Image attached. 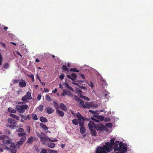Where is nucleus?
Returning <instances> with one entry per match:
<instances>
[{
  "label": "nucleus",
  "mask_w": 153,
  "mask_h": 153,
  "mask_svg": "<svg viewBox=\"0 0 153 153\" xmlns=\"http://www.w3.org/2000/svg\"><path fill=\"white\" fill-rule=\"evenodd\" d=\"M115 138L111 139L110 143L107 142L102 147H98L96 149V153H108L112 149L113 146L115 144Z\"/></svg>",
  "instance_id": "1"
},
{
  "label": "nucleus",
  "mask_w": 153,
  "mask_h": 153,
  "mask_svg": "<svg viewBox=\"0 0 153 153\" xmlns=\"http://www.w3.org/2000/svg\"><path fill=\"white\" fill-rule=\"evenodd\" d=\"M114 145L113 147L114 150L117 151L116 153H125L127 150L126 145L120 143L119 141H116L115 142Z\"/></svg>",
  "instance_id": "2"
},
{
  "label": "nucleus",
  "mask_w": 153,
  "mask_h": 153,
  "mask_svg": "<svg viewBox=\"0 0 153 153\" xmlns=\"http://www.w3.org/2000/svg\"><path fill=\"white\" fill-rule=\"evenodd\" d=\"M16 111L20 113H24L26 110H28L29 107L27 105L24 104L21 105H18L16 106Z\"/></svg>",
  "instance_id": "3"
},
{
  "label": "nucleus",
  "mask_w": 153,
  "mask_h": 153,
  "mask_svg": "<svg viewBox=\"0 0 153 153\" xmlns=\"http://www.w3.org/2000/svg\"><path fill=\"white\" fill-rule=\"evenodd\" d=\"M89 111L94 115V117H91V119L92 120H94L95 122L97 123L99 122L100 120H103L102 117V116L95 115L96 113V111L89 110Z\"/></svg>",
  "instance_id": "4"
},
{
  "label": "nucleus",
  "mask_w": 153,
  "mask_h": 153,
  "mask_svg": "<svg viewBox=\"0 0 153 153\" xmlns=\"http://www.w3.org/2000/svg\"><path fill=\"white\" fill-rule=\"evenodd\" d=\"M79 103L83 107L87 108H89L90 107H96L95 104L93 102H86L84 104L83 101L82 100L80 101Z\"/></svg>",
  "instance_id": "5"
},
{
  "label": "nucleus",
  "mask_w": 153,
  "mask_h": 153,
  "mask_svg": "<svg viewBox=\"0 0 153 153\" xmlns=\"http://www.w3.org/2000/svg\"><path fill=\"white\" fill-rule=\"evenodd\" d=\"M32 98L31 93L29 91H27L26 94L22 97V100L23 101V103H25L27 102V100H31Z\"/></svg>",
  "instance_id": "6"
},
{
  "label": "nucleus",
  "mask_w": 153,
  "mask_h": 153,
  "mask_svg": "<svg viewBox=\"0 0 153 153\" xmlns=\"http://www.w3.org/2000/svg\"><path fill=\"white\" fill-rule=\"evenodd\" d=\"M0 140H1L3 142L6 144L8 143V142L10 140L9 137L6 135H2L0 136Z\"/></svg>",
  "instance_id": "7"
},
{
  "label": "nucleus",
  "mask_w": 153,
  "mask_h": 153,
  "mask_svg": "<svg viewBox=\"0 0 153 153\" xmlns=\"http://www.w3.org/2000/svg\"><path fill=\"white\" fill-rule=\"evenodd\" d=\"M0 140H1L3 142L6 144L8 143V142L10 140L9 137L6 135H2L0 136Z\"/></svg>",
  "instance_id": "8"
},
{
  "label": "nucleus",
  "mask_w": 153,
  "mask_h": 153,
  "mask_svg": "<svg viewBox=\"0 0 153 153\" xmlns=\"http://www.w3.org/2000/svg\"><path fill=\"white\" fill-rule=\"evenodd\" d=\"M84 123L83 122H79V125L80 126V131L81 134H83L85 133V129L84 126Z\"/></svg>",
  "instance_id": "9"
},
{
  "label": "nucleus",
  "mask_w": 153,
  "mask_h": 153,
  "mask_svg": "<svg viewBox=\"0 0 153 153\" xmlns=\"http://www.w3.org/2000/svg\"><path fill=\"white\" fill-rule=\"evenodd\" d=\"M76 92L78 94V96L82 99H83L84 100L87 101H89L90 100V99L82 95V92L81 91H80V90H77Z\"/></svg>",
  "instance_id": "10"
},
{
  "label": "nucleus",
  "mask_w": 153,
  "mask_h": 153,
  "mask_svg": "<svg viewBox=\"0 0 153 153\" xmlns=\"http://www.w3.org/2000/svg\"><path fill=\"white\" fill-rule=\"evenodd\" d=\"M90 129H96V126L94 123L91 121H90L88 124Z\"/></svg>",
  "instance_id": "11"
},
{
  "label": "nucleus",
  "mask_w": 153,
  "mask_h": 153,
  "mask_svg": "<svg viewBox=\"0 0 153 153\" xmlns=\"http://www.w3.org/2000/svg\"><path fill=\"white\" fill-rule=\"evenodd\" d=\"M71 75V76L70 75H67V77L72 80H75L77 77L76 74L75 73H72Z\"/></svg>",
  "instance_id": "12"
},
{
  "label": "nucleus",
  "mask_w": 153,
  "mask_h": 153,
  "mask_svg": "<svg viewBox=\"0 0 153 153\" xmlns=\"http://www.w3.org/2000/svg\"><path fill=\"white\" fill-rule=\"evenodd\" d=\"M76 117L78 120L80 121L79 122H83L84 118L82 117L81 115L79 112L77 113Z\"/></svg>",
  "instance_id": "13"
},
{
  "label": "nucleus",
  "mask_w": 153,
  "mask_h": 153,
  "mask_svg": "<svg viewBox=\"0 0 153 153\" xmlns=\"http://www.w3.org/2000/svg\"><path fill=\"white\" fill-rule=\"evenodd\" d=\"M7 144V145L10 147L12 148L15 149L16 148V145L14 144L10 140H9V142H8V143Z\"/></svg>",
  "instance_id": "14"
},
{
  "label": "nucleus",
  "mask_w": 153,
  "mask_h": 153,
  "mask_svg": "<svg viewBox=\"0 0 153 153\" xmlns=\"http://www.w3.org/2000/svg\"><path fill=\"white\" fill-rule=\"evenodd\" d=\"M46 110L47 113L48 114H51L53 113L54 111L53 109L49 107H47L46 108Z\"/></svg>",
  "instance_id": "15"
},
{
  "label": "nucleus",
  "mask_w": 153,
  "mask_h": 153,
  "mask_svg": "<svg viewBox=\"0 0 153 153\" xmlns=\"http://www.w3.org/2000/svg\"><path fill=\"white\" fill-rule=\"evenodd\" d=\"M19 85L20 87H24L26 86V83L25 80L22 79L21 81L19 82Z\"/></svg>",
  "instance_id": "16"
},
{
  "label": "nucleus",
  "mask_w": 153,
  "mask_h": 153,
  "mask_svg": "<svg viewBox=\"0 0 153 153\" xmlns=\"http://www.w3.org/2000/svg\"><path fill=\"white\" fill-rule=\"evenodd\" d=\"M48 140L49 141L50 140V139L47 137H46L45 136H43L40 140L43 143H45Z\"/></svg>",
  "instance_id": "17"
},
{
  "label": "nucleus",
  "mask_w": 153,
  "mask_h": 153,
  "mask_svg": "<svg viewBox=\"0 0 153 153\" xmlns=\"http://www.w3.org/2000/svg\"><path fill=\"white\" fill-rule=\"evenodd\" d=\"M7 121L9 123L13 124H16L17 122L16 121H15L13 119L11 118L8 119Z\"/></svg>",
  "instance_id": "18"
},
{
  "label": "nucleus",
  "mask_w": 153,
  "mask_h": 153,
  "mask_svg": "<svg viewBox=\"0 0 153 153\" xmlns=\"http://www.w3.org/2000/svg\"><path fill=\"white\" fill-rule=\"evenodd\" d=\"M36 134L37 136L39 137V138H40V140L42 138V137L44 136H45V134L43 133H40L39 132H36Z\"/></svg>",
  "instance_id": "19"
},
{
  "label": "nucleus",
  "mask_w": 153,
  "mask_h": 153,
  "mask_svg": "<svg viewBox=\"0 0 153 153\" xmlns=\"http://www.w3.org/2000/svg\"><path fill=\"white\" fill-rule=\"evenodd\" d=\"M34 139L35 140V138L33 136H31L27 141V143H31L33 141Z\"/></svg>",
  "instance_id": "20"
},
{
  "label": "nucleus",
  "mask_w": 153,
  "mask_h": 153,
  "mask_svg": "<svg viewBox=\"0 0 153 153\" xmlns=\"http://www.w3.org/2000/svg\"><path fill=\"white\" fill-rule=\"evenodd\" d=\"M60 106L62 110L64 111H66L67 110V108L63 103H61L60 104Z\"/></svg>",
  "instance_id": "21"
},
{
  "label": "nucleus",
  "mask_w": 153,
  "mask_h": 153,
  "mask_svg": "<svg viewBox=\"0 0 153 153\" xmlns=\"http://www.w3.org/2000/svg\"><path fill=\"white\" fill-rule=\"evenodd\" d=\"M10 116L13 118L14 119H16L17 120H20V117L19 116L13 114H10Z\"/></svg>",
  "instance_id": "22"
},
{
  "label": "nucleus",
  "mask_w": 153,
  "mask_h": 153,
  "mask_svg": "<svg viewBox=\"0 0 153 153\" xmlns=\"http://www.w3.org/2000/svg\"><path fill=\"white\" fill-rule=\"evenodd\" d=\"M57 113L58 114L59 116L61 117H63L64 115V113L62 111L59 110H57L56 111Z\"/></svg>",
  "instance_id": "23"
},
{
  "label": "nucleus",
  "mask_w": 153,
  "mask_h": 153,
  "mask_svg": "<svg viewBox=\"0 0 153 153\" xmlns=\"http://www.w3.org/2000/svg\"><path fill=\"white\" fill-rule=\"evenodd\" d=\"M40 121L43 123H46L48 122L47 119L44 117H41L40 118Z\"/></svg>",
  "instance_id": "24"
},
{
  "label": "nucleus",
  "mask_w": 153,
  "mask_h": 153,
  "mask_svg": "<svg viewBox=\"0 0 153 153\" xmlns=\"http://www.w3.org/2000/svg\"><path fill=\"white\" fill-rule=\"evenodd\" d=\"M63 92H64L65 94H67L69 96H72V94L69 91H68L66 89H64L63 90Z\"/></svg>",
  "instance_id": "25"
},
{
  "label": "nucleus",
  "mask_w": 153,
  "mask_h": 153,
  "mask_svg": "<svg viewBox=\"0 0 153 153\" xmlns=\"http://www.w3.org/2000/svg\"><path fill=\"white\" fill-rule=\"evenodd\" d=\"M48 146L51 148H54L55 146V144L54 143H50L48 144Z\"/></svg>",
  "instance_id": "26"
},
{
  "label": "nucleus",
  "mask_w": 153,
  "mask_h": 153,
  "mask_svg": "<svg viewBox=\"0 0 153 153\" xmlns=\"http://www.w3.org/2000/svg\"><path fill=\"white\" fill-rule=\"evenodd\" d=\"M8 111L10 113H15L16 112V110L14 109L11 107H9L8 108Z\"/></svg>",
  "instance_id": "27"
},
{
  "label": "nucleus",
  "mask_w": 153,
  "mask_h": 153,
  "mask_svg": "<svg viewBox=\"0 0 153 153\" xmlns=\"http://www.w3.org/2000/svg\"><path fill=\"white\" fill-rule=\"evenodd\" d=\"M95 129H90L91 131V134L93 136H95L97 135V132L95 130Z\"/></svg>",
  "instance_id": "28"
},
{
  "label": "nucleus",
  "mask_w": 153,
  "mask_h": 153,
  "mask_svg": "<svg viewBox=\"0 0 153 153\" xmlns=\"http://www.w3.org/2000/svg\"><path fill=\"white\" fill-rule=\"evenodd\" d=\"M65 87L68 89L70 90L71 91H74L73 88L70 86L67 83L65 82Z\"/></svg>",
  "instance_id": "29"
},
{
  "label": "nucleus",
  "mask_w": 153,
  "mask_h": 153,
  "mask_svg": "<svg viewBox=\"0 0 153 153\" xmlns=\"http://www.w3.org/2000/svg\"><path fill=\"white\" fill-rule=\"evenodd\" d=\"M5 149H7L8 151H10L12 153H16V150L15 149H11L8 147H6L4 148Z\"/></svg>",
  "instance_id": "30"
},
{
  "label": "nucleus",
  "mask_w": 153,
  "mask_h": 153,
  "mask_svg": "<svg viewBox=\"0 0 153 153\" xmlns=\"http://www.w3.org/2000/svg\"><path fill=\"white\" fill-rule=\"evenodd\" d=\"M54 104V107L56 109V111L57 110H59V106L58 105V103L55 101L53 102Z\"/></svg>",
  "instance_id": "31"
},
{
  "label": "nucleus",
  "mask_w": 153,
  "mask_h": 153,
  "mask_svg": "<svg viewBox=\"0 0 153 153\" xmlns=\"http://www.w3.org/2000/svg\"><path fill=\"white\" fill-rule=\"evenodd\" d=\"M32 119L34 120H38V118L36 115L35 114H31Z\"/></svg>",
  "instance_id": "32"
},
{
  "label": "nucleus",
  "mask_w": 153,
  "mask_h": 153,
  "mask_svg": "<svg viewBox=\"0 0 153 153\" xmlns=\"http://www.w3.org/2000/svg\"><path fill=\"white\" fill-rule=\"evenodd\" d=\"M43 106L42 105H40L37 107V109L39 111H43Z\"/></svg>",
  "instance_id": "33"
},
{
  "label": "nucleus",
  "mask_w": 153,
  "mask_h": 153,
  "mask_svg": "<svg viewBox=\"0 0 153 153\" xmlns=\"http://www.w3.org/2000/svg\"><path fill=\"white\" fill-rule=\"evenodd\" d=\"M23 143L19 141H18L16 144V148L17 149H19L20 146L23 144Z\"/></svg>",
  "instance_id": "34"
},
{
  "label": "nucleus",
  "mask_w": 153,
  "mask_h": 153,
  "mask_svg": "<svg viewBox=\"0 0 153 153\" xmlns=\"http://www.w3.org/2000/svg\"><path fill=\"white\" fill-rule=\"evenodd\" d=\"M40 126L43 129H44L45 130H46V129H48L47 127L43 123H40Z\"/></svg>",
  "instance_id": "35"
},
{
  "label": "nucleus",
  "mask_w": 153,
  "mask_h": 153,
  "mask_svg": "<svg viewBox=\"0 0 153 153\" xmlns=\"http://www.w3.org/2000/svg\"><path fill=\"white\" fill-rule=\"evenodd\" d=\"M72 123L75 125H77L79 123L78 120L77 119H74L72 121Z\"/></svg>",
  "instance_id": "36"
},
{
  "label": "nucleus",
  "mask_w": 153,
  "mask_h": 153,
  "mask_svg": "<svg viewBox=\"0 0 153 153\" xmlns=\"http://www.w3.org/2000/svg\"><path fill=\"white\" fill-rule=\"evenodd\" d=\"M62 69L65 71H66L67 72H69V70L67 66L65 65H63L62 67Z\"/></svg>",
  "instance_id": "37"
},
{
  "label": "nucleus",
  "mask_w": 153,
  "mask_h": 153,
  "mask_svg": "<svg viewBox=\"0 0 153 153\" xmlns=\"http://www.w3.org/2000/svg\"><path fill=\"white\" fill-rule=\"evenodd\" d=\"M26 139V137L25 136H23L22 138L20 139L19 141L23 143Z\"/></svg>",
  "instance_id": "38"
},
{
  "label": "nucleus",
  "mask_w": 153,
  "mask_h": 153,
  "mask_svg": "<svg viewBox=\"0 0 153 153\" xmlns=\"http://www.w3.org/2000/svg\"><path fill=\"white\" fill-rule=\"evenodd\" d=\"M70 71H74L77 72H79V71L77 70L76 68H71L70 69Z\"/></svg>",
  "instance_id": "39"
},
{
  "label": "nucleus",
  "mask_w": 153,
  "mask_h": 153,
  "mask_svg": "<svg viewBox=\"0 0 153 153\" xmlns=\"http://www.w3.org/2000/svg\"><path fill=\"white\" fill-rule=\"evenodd\" d=\"M48 151L49 153H58L56 151L53 149H48Z\"/></svg>",
  "instance_id": "40"
},
{
  "label": "nucleus",
  "mask_w": 153,
  "mask_h": 153,
  "mask_svg": "<svg viewBox=\"0 0 153 153\" xmlns=\"http://www.w3.org/2000/svg\"><path fill=\"white\" fill-rule=\"evenodd\" d=\"M104 98L106 99L108 95L109 94V93L107 91H105L104 92Z\"/></svg>",
  "instance_id": "41"
},
{
  "label": "nucleus",
  "mask_w": 153,
  "mask_h": 153,
  "mask_svg": "<svg viewBox=\"0 0 153 153\" xmlns=\"http://www.w3.org/2000/svg\"><path fill=\"white\" fill-rule=\"evenodd\" d=\"M105 126L109 128H111L112 126V124L111 123H107L106 124Z\"/></svg>",
  "instance_id": "42"
},
{
  "label": "nucleus",
  "mask_w": 153,
  "mask_h": 153,
  "mask_svg": "<svg viewBox=\"0 0 153 153\" xmlns=\"http://www.w3.org/2000/svg\"><path fill=\"white\" fill-rule=\"evenodd\" d=\"M27 76H30L33 82H34V76L32 74H31L30 75L27 74Z\"/></svg>",
  "instance_id": "43"
},
{
  "label": "nucleus",
  "mask_w": 153,
  "mask_h": 153,
  "mask_svg": "<svg viewBox=\"0 0 153 153\" xmlns=\"http://www.w3.org/2000/svg\"><path fill=\"white\" fill-rule=\"evenodd\" d=\"M18 136L20 137H22L26 135L25 133H20L18 134Z\"/></svg>",
  "instance_id": "44"
},
{
  "label": "nucleus",
  "mask_w": 153,
  "mask_h": 153,
  "mask_svg": "<svg viewBox=\"0 0 153 153\" xmlns=\"http://www.w3.org/2000/svg\"><path fill=\"white\" fill-rule=\"evenodd\" d=\"M45 98L46 100H48V101H51V99L50 97L48 95H47L45 97Z\"/></svg>",
  "instance_id": "45"
},
{
  "label": "nucleus",
  "mask_w": 153,
  "mask_h": 153,
  "mask_svg": "<svg viewBox=\"0 0 153 153\" xmlns=\"http://www.w3.org/2000/svg\"><path fill=\"white\" fill-rule=\"evenodd\" d=\"M24 131V129L21 128H19L16 130V131L17 132H22Z\"/></svg>",
  "instance_id": "46"
},
{
  "label": "nucleus",
  "mask_w": 153,
  "mask_h": 153,
  "mask_svg": "<svg viewBox=\"0 0 153 153\" xmlns=\"http://www.w3.org/2000/svg\"><path fill=\"white\" fill-rule=\"evenodd\" d=\"M40 153H48L47 150L45 149H43L42 150Z\"/></svg>",
  "instance_id": "47"
},
{
  "label": "nucleus",
  "mask_w": 153,
  "mask_h": 153,
  "mask_svg": "<svg viewBox=\"0 0 153 153\" xmlns=\"http://www.w3.org/2000/svg\"><path fill=\"white\" fill-rule=\"evenodd\" d=\"M20 116L22 117V118L23 119L25 120H27V118H26V116L25 115H20Z\"/></svg>",
  "instance_id": "48"
},
{
  "label": "nucleus",
  "mask_w": 153,
  "mask_h": 153,
  "mask_svg": "<svg viewBox=\"0 0 153 153\" xmlns=\"http://www.w3.org/2000/svg\"><path fill=\"white\" fill-rule=\"evenodd\" d=\"M79 88L81 89H83L85 91H86L87 90V88L82 86L79 85Z\"/></svg>",
  "instance_id": "49"
},
{
  "label": "nucleus",
  "mask_w": 153,
  "mask_h": 153,
  "mask_svg": "<svg viewBox=\"0 0 153 153\" xmlns=\"http://www.w3.org/2000/svg\"><path fill=\"white\" fill-rule=\"evenodd\" d=\"M96 129L97 130H100L101 129L100 127L99 126V125L98 124L97 125H96Z\"/></svg>",
  "instance_id": "50"
},
{
  "label": "nucleus",
  "mask_w": 153,
  "mask_h": 153,
  "mask_svg": "<svg viewBox=\"0 0 153 153\" xmlns=\"http://www.w3.org/2000/svg\"><path fill=\"white\" fill-rule=\"evenodd\" d=\"M64 75L63 74H62L59 76L60 79L61 80H63L64 79Z\"/></svg>",
  "instance_id": "51"
},
{
  "label": "nucleus",
  "mask_w": 153,
  "mask_h": 153,
  "mask_svg": "<svg viewBox=\"0 0 153 153\" xmlns=\"http://www.w3.org/2000/svg\"><path fill=\"white\" fill-rule=\"evenodd\" d=\"M42 95L41 94H40L38 95L37 97V100L39 101V100L41 98Z\"/></svg>",
  "instance_id": "52"
},
{
  "label": "nucleus",
  "mask_w": 153,
  "mask_h": 153,
  "mask_svg": "<svg viewBox=\"0 0 153 153\" xmlns=\"http://www.w3.org/2000/svg\"><path fill=\"white\" fill-rule=\"evenodd\" d=\"M27 128V131L29 133L30 131V128L29 126L26 127Z\"/></svg>",
  "instance_id": "53"
},
{
  "label": "nucleus",
  "mask_w": 153,
  "mask_h": 153,
  "mask_svg": "<svg viewBox=\"0 0 153 153\" xmlns=\"http://www.w3.org/2000/svg\"><path fill=\"white\" fill-rule=\"evenodd\" d=\"M9 67V65L8 64H5L4 65V68H7Z\"/></svg>",
  "instance_id": "54"
},
{
  "label": "nucleus",
  "mask_w": 153,
  "mask_h": 153,
  "mask_svg": "<svg viewBox=\"0 0 153 153\" xmlns=\"http://www.w3.org/2000/svg\"><path fill=\"white\" fill-rule=\"evenodd\" d=\"M74 99L77 101H78L79 100V97L76 96H74Z\"/></svg>",
  "instance_id": "55"
},
{
  "label": "nucleus",
  "mask_w": 153,
  "mask_h": 153,
  "mask_svg": "<svg viewBox=\"0 0 153 153\" xmlns=\"http://www.w3.org/2000/svg\"><path fill=\"white\" fill-rule=\"evenodd\" d=\"M16 126H14V125H10L9 126V127L11 128H13V129H14V128L15 127H16Z\"/></svg>",
  "instance_id": "56"
},
{
  "label": "nucleus",
  "mask_w": 153,
  "mask_h": 153,
  "mask_svg": "<svg viewBox=\"0 0 153 153\" xmlns=\"http://www.w3.org/2000/svg\"><path fill=\"white\" fill-rule=\"evenodd\" d=\"M2 56L1 54H0V65H1L2 62Z\"/></svg>",
  "instance_id": "57"
},
{
  "label": "nucleus",
  "mask_w": 153,
  "mask_h": 153,
  "mask_svg": "<svg viewBox=\"0 0 153 153\" xmlns=\"http://www.w3.org/2000/svg\"><path fill=\"white\" fill-rule=\"evenodd\" d=\"M26 118H27V119H28V120H30L31 119V117L30 116V114H29V115H27V116H26Z\"/></svg>",
  "instance_id": "58"
},
{
  "label": "nucleus",
  "mask_w": 153,
  "mask_h": 153,
  "mask_svg": "<svg viewBox=\"0 0 153 153\" xmlns=\"http://www.w3.org/2000/svg\"><path fill=\"white\" fill-rule=\"evenodd\" d=\"M49 141L53 142H56L57 141V140L56 139H54L53 140H51L50 139V140H49Z\"/></svg>",
  "instance_id": "59"
},
{
  "label": "nucleus",
  "mask_w": 153,
  "mask_h": 153,
  "mask_svg": "<svg viewBox=\"0 0 153 153\" xmlns=\"http://www.w3.org/2000/svg\"><path fill=\"white\" fill-rule=\"evenodd\" d=\"M91 88H93L94 87V85L92 82H91V84L90 85Z\"/></svg>",
  "instance_id": "60"
},
{
  "label": "nucleus",
  "mask_w": 153,
  "mask_h": 153,
  "mask_svg": "<svg viewBox=\"0 0 153 153\" xmlns=\"http://www.w3.org/2000/svg\"><path fill=\"white\" fill-rule=\"evenodd\" d=\"M72 83L74 85H77V86H79V83H77L76 82H72Z\"/></svg>",
  "instance_id": "61"
},
{
  "label": "nucleus",
  "mask_w": 153,
  "mask_h": 153,
  "mask_svg": "<svg viewBox=\"0 0 153 153\" xmlns=\"http://www.w3.org/2000/svg\"><path fill=\"white\" fill-rule=\"evenodd\" d=\"M44 91L45 92L47 93L49 91V90L47 88H44Z\"/></svg>",
  "instance_id": "62"
},
{
  "label": "nucleus",
  "mask_w": 153,
  "mask_h": 153,
  "mask_svg": "<svg viewBox=\"0 0 153 153\" xmlns=\"http://www.w3.org/2000/svg\"><path fill=\"white\" fill-rule=\"evenodd\" d=\"M57 91V90L56 88H55L54 90H53L52 93H55Z\"/></svg>",
  "instance_id": "63"
},
{
  "label": "nucleus",
  "mask_w": 153,
  "mask_h": 153,
  "mask_svg": "<svg viewBox=\"0 0 153 153\" xmlns=\"http://www.w3.org/2000/svg\"><path fill=\"white\" fill-rule=\"evenodd\" d=\"M16 53L17 54L19 55L21 57L22 56V55L19 53V52L18 51Z\"/></svg>",
  "instance_id": "64"
}]
</instances>
